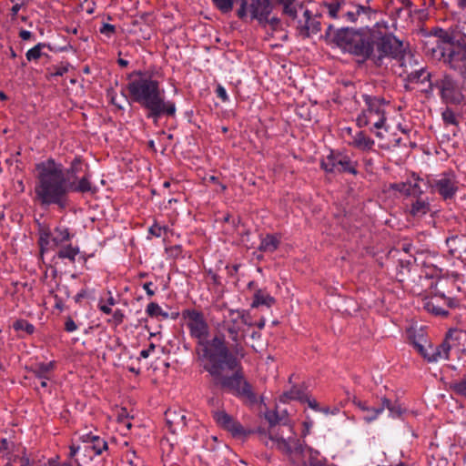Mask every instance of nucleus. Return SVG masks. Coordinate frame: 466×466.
<instances>
[{
	"label": "nucleus",
	"instance_id": "obj_9",
	"mask_svg": "<svg viewBox=\"0 0 466 466\" xmlns=\"http://www.w3.org/2000/svg\"><path fill=\"white\" fill-rule=\"evenodd\" d=\"M272 11L271 0H241L237 15L241 20L249 16L251 20L260 24L267 22V15H270Z\"/></svg>",
	"mask_w": 466,
	"mask_h": 466
},
{
	"label": "nucleus",
	"instance_id": "obj_45",
	"mask_svg": "<svg viewBox=\"0 0 466 466\" xmlns=\"http://www.w3.org/2000/svg\"><path fill=\"white\" fill-rule=\"evenodd\" d=\"M13 327L15 330H25L27 334H32L35 330V327L25 319L16 320Z\"/></svg>",
	"mask_w": 466,
	"mask_h": 466
},
{
	"label": "nucleus",
	"instance_id": "obj_26",
	"mask_svg": "<svg viewBox=\"0 0 466 466\" xmlns=\"http://www.w3.org/2000/svg\"><path fill=\"white\" fill-rule=\"evenodd\" d=\"M396 60L399 62L400 66L402 68L400 75L406 76V70H412L419 66L414 55H412L410 51H406L404 46L402 53Z\"/></svg>",
	"mask_w": 466,
	"mask_h": 466
},
{
	"label": "nucleus",
	"instance_id": "obj_13",
	"mask_svg": "<svg viewBox=\"0 0 466 466\" xmlns=\"http://www.w3.org/2000/svg\"><path fill=\"white\" fill-rule=\"evenodd\" d=\"M440 89L441 99L446 103L459 104L462 100V95L456 82L449 76H444L435 83Z\"/></svg>",
	"mask_w": 466,
	"mask_h": 466
},
{
	"label": "nucleus",
	"instance_id": "obj_28",
	"mask_svg": "<svg viewBox=\"0 0 466 466\" xmlns=\"http://www.w3.org/2000/svg\"><path fill=\"white\" fill-rule=\"evenodd\" d=\"M275 303V299L268 293L262 289H258L253 296L251 303L252 308H258L259 306L271 307Z\"/></svg>",
	"mask_w": 466,
	"mask_h": 466
},
{
	"label": "nucleus",
	"instance_id": "obj_27",
	"mask_svg": "<svg viewBox=\"0 0 466 466\" xmlns=\"http://www.w3.org/2000/svg\"><path fill=\"white\" fill-rule=\"evenodd\" d=\"M38 244L40 247V251L43 254L47 251L49 248H53L52 237L53 233L49 229V228L46 226H39L38 228Z\"/></svg>",
	"mask_w": 466,
	"mask_h": 466
},
{
	"label": "nucleus",
	"instance_id": "obj_38",
	"mask_svg": "<svg viewBox=\"0 0 466 466\" xmlns=\"http://www.w3.org/2000/svg\"><path fill=\"white\" fill-rule=\"evenodd\" d=\"M338 158H339V154L335 155L333 153H331L330 155H329L326 158H324L322 161H321V167L326 171V172H337L338 171V165H337V161H338Z\"/></svg>",
	"mask_w": 466,
	"mask_h": 466
},
{
	"label": "nucleus",
	"instance_id": "obj_54",
	"mask_svg": "<svg viewBox=\"0 0 466 466\" xmlns=\"http://www.w3.org/2000/svg\"><path fill=\"white\" fill-rule=\"evenodd\" d=\"M99 31L103 35H106L107 36H111L115 33L116 28H115V25H113L103 24V25L101 26Z\"/></svg>",
	"mask_w": 466,
	"mask_h": 466
},
{
	"label": "nucleus",
	"instance_id": "obj_48",
	"mask_svg": "<svg viewBox=\"0 0 466 466\" xmlns=\"http://www.w3.org/2000/svg\"><path fill=\"white\" fill-rule=\"evenodd\" d=\"M390 188L399 191L406 196H410V183L400 182V183H393L390 185Z\"/></svg>",
	"mask_w": 466,
	"mask_h": 466
},
{
	"label": "nucleus",
	"instance_id": "obj_56",
	"mask_svg": "<svg viewBox=\"0 0 466 466\" xmlns=\"http://www.w3.org/2000/svg\"><path fill=\"white\" fill-rule=\"evenodd\" d=\"M125 315L121 309H116L113 312V322L116 326L121 324L124 320Z\"/></svg>",
	"mask_w": 466,
	"mask_h": 466
},
{
	"label": "nucleus",
	"instance_id": "obj_2",
	"mask_svg": "<svg viewBox=\"0 0 466 466\" xmlns=\"http://www.w3.org/2000/svg\"><path fill=\"white\" fill-rule=\"evenodd\" d=\"M332 25L326 30V37L331 38L339 47L359 56L362 61L370 60L376 66L397 59L403 51V43L392 34L365 33L350 28H341L331 36Z\"/></svg>",
	"mask_w": 466,
	"mask_h": 466
},
{
	"label": "nucleus",
	"instance_id": "obj_32",
	"mask_svg": "<svg viewBox=\"0 0 466 466\" xmlns=\"http://www.w3.org/2000/svg\"><path fill=\"white\" fill-rule=\"evenodd\" d=\"M70 239L68 228L65 227H56L53 232V247H58Z\"/></svg>",
	"mask_w": 466,
	"mask_h": 466
},
{
	"label": "nucleus",
	"instance_id": "obj_57",
	"mask_svg": "<svg viewBox=\"0 0 466 466\" xmlns=\"http://www.w3.org/2000/svg\"><path fill=\"white\" fill-rule=\"evenodd\" d=\"M216 94L218 97H219L223 102H226L228 100V96L227 95L226 89L222 86H218L216 89Z\"/></svg>",
	"mask_w": 466,
	"mask_h": 466
},
{
	"label": "nucleus",
	"instance_id": "obj_34",
	"mask_svg": "<svg viewBox=\"0 0 466 466\" xmlns=\"http://www.w3.org/2000/svg\"><path fill=\"white\" fill-rule=\"evenodd\" d=\"M324 6L328 10V14L331 18H339L341 17L342 12L344 11V7H346V3L344 2H331V3H324Z\"/></svg>",
	"mask_w": 466,
	"mask_h": 466
},
{
	"label": "nucleus",
	"instance_id": "obj_63",
	"mask_svg": "<svg viewBox=\"0 0 466 466\" xmlns=\"http://www.w3.org/2000/svg\"><path fill=\"white\" fill-rule=\"evenodd\" d=\"M67 67L66 66H59V67H56L54 69V71L51 73V75L53 76H63L64 74H66L67 72Z\"/></svg>",
	"mask_w": 466,
	"mask_h": 466
},
{
	"label": "nucleus",
	"instance_id": "obj_10",
	"mask_svg": "<svg viewBox=\"0 0 466 466\" xmlns=\"http://www.w3.org/2000/svg\"><path fill=\"white\" fill-rule=\"evenodd\" d=\"M265 419L269 423L268 432H267L265 430L261 428H258L256 431V433L258 436V440L266 446H269L271 448L274 446L277 447L276 441L273 442L272 441L268 440L269 434L271 432L279 434V436L283 435L284 438H287V436L294 437L293 428L291 425L287 423L279 424L280 419L277 411L268 410L265 413Z\"/></svg>",
	"mask_w": 466,
	"mask_h": 466
},
{
	"label": "nucleus",
	"instance_id": "obj_31",
	"mask_svg": "<svg viewBox=\"0 0 466 466\" xmlns=\"http://www.w3.org/2000/svg\"><path fill=\"white\" fill-rule=\"evenodd\" d=\"M430 211V203L417 198L410 206V213L413 217H422Z\"/></svg>",
	"mask_w": 466,
	"mask_h": 466
},
{
	"label": "nucleus",
	"instance_id": "obj_50",
	"mask_svg": "<svg viewBox=\"0 0 466 466\" xmlns=\"http://www.w3.org/2000/svg\"><path fill=\"white\" fill-rule=\"evenodd\" d=\"M442 118H443V121L446 123V124H451V125H455L457 124L456 122V116L453 113L452 110L451 109H446L443 113H442Z\"/></svg>",
	"mask_w": 466,
	"mask_h": 466
},
{
	"label": "nucleus",
	"instance_id": "obj_33",
	"mask_svg": "<svg viewBox=\"0 0 466 466\" xmlns=\"http://www.w3.org/2000/svg\"><path fill=\"white\" fill-rule=\"evenodd\" d=\"M336 163L338 165L337 172H348L354 175L357 174L355 164L351 162L347 156L339 154V158Z\"/></svg>",
	"mask_w": 466,
	"mask_h": 466
},
{
	"label": "nucleus",
	"instance_id": "obj_40",
	"mask_svg": "<svg viewBox=\"0 0 466 466\" xmlns=\"http://www.w3.org/2000/svg\"><path fill=\"white\" fill-rule=\"evenodd\" d=\"M381 408H383V410L385 409L389 410L390 415L393 418L400 417L402 414L400 406L392 404L391 401L387 398H383L381 400Z\"/></svg>",
	"mask_w": 466,
	"mask_h": 466
},
{
	"label": "nucleus",
	"instance_id": "obj_7",
	"mask_svg": "<svg viewBox=\"0 0 466 466\" xmlns=\"http://www.w3.org/2000/svg\"><path fill=\"white\" fill-rule=\"evenodd\" d=\"M365 103V108L358 116L356 122L360 127L372 126L376 129H381L385 127L387 105L384 98L370 95H362Z\"/></svg>",
	"mask_w": 466,
	"mask_h": 466
},
{
	"label": "nucleus",
	"instance_id": "obj_36",
	"mask_svg": "<svg viewBox=\"0 0 466 466\" xmlns=\"http://www.w3.org/2000/svg\"><path fill=\"white\" fill-rule=\"evenodd\" d=\"M414 348L417 350V351L428 361V362H433V360H431L434 357V346L431 344H428L427 346H424L419 342L413 343Z\"/></svg>",
	"mask_w": 466,
	"mask_h": 466
},
{
	"label": "nucleus",
	"instance_id": "obj_44",
	"mask_svg": "<svg viewBox=\"0 0 466 466\" xmlns=\"http://www.w3.org/2000/svg\"><path fill=\"white\" fill-rule=\"evenodd\" d=\"M213 5L223 14H228L233 9V0H211Z\"/></svg>",
	"mask_w": 466,
	"mask_h": 466
},
{
	"label": "nucleus",
	"instance_id": "obj_64",
	"mask_svg": "<svg viewBox=\"0 0 466 466\" xmlns=\"http://www.w3.org/2000/svg\"><path fill=\"white\" fill-rule=\"evenodd\" d=\"M304 401H307V402H308V404H309V406L312 410H316V411H319V410H321V408L319 407V403H318V402H317V400H314V399H313V400H310V399H309V398L307 397V398H306V400H305Z\"/></svg>",
	"mask_w": 466,
	"mask_h": 466
},
{
	"label": "nucleus",
	"instance_id": "obj_29",
	"mask_svg": "<svg viewBox=\"0 0 466 466\" xmlns=\"http://www.w3.org/2000/svg\"><path fill=\"white\" fill-rule=\"evenodd\" d=\"M352 145L360 150H370L374 146V141L364 132L360 131L353 137Z\"/></svg>",
	"mask_w": 466,
	"mask_h": 466
},
{
	"label": "nucleus",
	"instance_id": "obj_39",
	"mask_svg": "<svg viewBox=\"0 0 466 466\" xmlns=\"http://www.w3.org/2000/svg\"><path fill=\"white\" fill-rule=\"evenodd\" d=\"M79 253V248L77 247H73L72 245H67L60 248L57 253L59 258H67L71 262L76 260V255Z\"/></svg>",
	"mask_w": 466,
	"mask_h": 466
},
{
	"label": "nucleus",
	"instance_id": "obj_23",
	"mask_svg": "<svg viewBox=\"0 0 466 466\" xmlns=\"http://www.w3.org/2000/svg\"><path fill=\"white\" fill-rule=\"evenodd\" d=\"M374 12L375 11L369 5L350 4V8H347V6L344 7L341 17L349 22L354 23L361 15L370 16V15Z\"/></svg>",
	"mask_w": 466,
	"mask_h": 466
},
{
	"label": "nucleus",
	"instance_id": "obj_37",
	"mask_svg": "<svg viewBox=\"0 0 466 466\" xmlns=\"http://www.w3.org/2000/svg\"><path fill=\"white\" fill-rule=\"evenodd\" d=\"M10 460H13L15 466H29V459L25 456V449L19 446L15 449V451L11 454Z\"/></svg>",
	"mask_w": 466,
	"mask_h": 466
},
{
	"label": "nucleus",
	"instance_id": "obj_15",
	"mask_svg": "<svg viewBox=\"0 0 466 466\" xmlns=\"http://www.w3.org/2000/svg\"><path fill=\"white\" fill-rule=\"evenodd\" d=\"M213 418L217 424L229 431L234 437H246L248 432L244 430L242 425L236 420L231 415L228 414L225 410H216L213 412ZM250 433V431H248Z\"/></svg>",
	"mask_w": 466,
	"mask_h": 466
},
{
	"label": "nucleus",
	"instance_id": "obj_52",
	"mask_svg": "<svg viewBox=\"0 0 466 466\" xmlns=\"http://www.w3.org/2000/svg\"><path fill=\"white\" fill-rule=\"evenodd\" d=\"M462 36H466V33H462V35H461L459 34V31L456 29H454V36H449L448 34L446 33V35H445V39L448 41V42H454V44H461V41L463 40V37Z\"/></svg>",
	"mask_w": 466,
	"mask_h": 466
},
{
	"label": "nucleus",
	"instance_id": "obj_58",
	"mask_svg": "<svg viewBox=\"0 0 466 466\" xmlns=\"http://www.w3.org/2000/svg\"><path fill=\"white\" fill-rule=\"evenodd\" d=\"M88 297V291L86 289H82L75 297L74 300L76 303H81L82 299Z\"/></svg>",
	"mask_w": 466,
	"mask_h": 466
},
{
	"label": "nucleus",
	"instance_id": "obj_14",
	"mask_svg": "<svg viewBox=\"0 0 466 466\" xmlns=\"http://www.w3.org/2000/svg\"><path fill=\"white\" fill-rule=\"evenodd\" d=\"M466 339V331L462 329L450 330L445 339L439 345L434 346L433 362L446 360L449 359L450 351L454 345V340Z\"/></svg>",
	"mask_w": 466,
	"mask_h": 466
},
{
	"label": "nucleus",
	"instance_id": "obj_20",
	"mask_svg": "<svg viewBox=\"0 0 466 466\" xmlns=\"http://www.w3.org/2000/svg\"><path fill=\"white\" fill-rule=\"evenodd\" d=\"M447 62L453 69L462 74L466 73V46L452 49L447 58Z\"/></svg>",
	"mask_w": 466,
	"mask_h": 466
},
{
	"label": "nucleus",
	"instance_id": "obj_62",
	"mask_svg": "<svg viewBox=\"0 0 466 466\" xmlns=\"http://www.w3.org/2000/svg\"><path fill=\"white\" fill-rule=\"evenodd\" d=\"M319 411L326 415H328V414L336 415L339 412V409L337 407H333L332 409L329 407H324V408H321V410H319Z\"/></svg>",
	"mask_w": 466,
	"mask_h": 466
},
{
	"label": "nucleus",
	"instance_id": "obj_59",
	"mask_svg": "<svg viewBox=\"0 0 466 466\" xmlns=\"http://www.w3.org/2000/svg\"><path fill=\"white\" fill-rule=\"evenodd\" d=\"M81 447L80 445H77L74 442L71 443L69 446V460L72 461V459L75 458V456L77 454V452L80 451Z\"/></svg>",
	"mask_w": 466,
	"mask_h": 466
},
{
	"label": "nucleus",
	"instance_id": "obj_51",
	"mask_svg": "<svg viewBox=\"0 0 466 466\" xmlns=\"http://www.w3.org/2000/svg\"><path fill=\"white\" fill-rule=\"evenodd\" d=\"M418 181H420L419 177L416 178V181L414 184L410 183V196L420 197L423 193V190L420 187Z\"/></svg>",
	"mask_w": 466,
	"mask_h": 466
},
{
	"label": "nucleus",
	"instance_id": "obj_11",
	"mask_svg": "<svg viewBox=\"0 0 466 466\" xmlns=\"http://www.w3.org/2000/svg\"><path fill=\"white\" fill-rule=\"evenodd\" d=\"M429 184L431 189L444 199L452 198L458 189L456 177L452 172L442 173L436 178L429 180Z\"/></svg>",
	"mask_w": 466,
	"mask_h": 466
},
{
	"label": "nucleus",
	"instance_id": "obj_6",
	"mask_svg": "<svg viewBox=\"0 0 466 466\" xmlns=\"http://www.w3.org/2000/svg\"><path fill=\"white\" fill-rule=\"evenodd\" d=\"M268 440L276 441L277 449L287 454L293 466H326L327 461L318 451L313 450L295 437L279 436L274 432Z\"/></svg>",
	"mask_w": 466,
	"mask_h": 466
},
{
	"label": "nucleus",
	"instance_id": "obj_41",
	"mask_svg": "<svg viewBox=\"0 0 466 466\" xmlns=\"http://www.w3.org/2000/svg\"><path fill=\"white\" fill-rule=\"evenodd\" d=\"M146 312L151 318H157L159 316L163 317L164 319L168 318V313L164 312L160 306L156 302H150L147 306Z\"/></svg>",
	"mask_w": 466,
	"mask_h": 466
},
{
	"label": "nucleus",
	"instance_id": "obj_18",
	"mask_svg": "<svg viewBox=\"0 0 466 466\" xmlns=\"http://www.w3.org/2000/svg\"><path fill=\"white\" fill-rule=\"evenodd\" d=\"M56 368L55 361L49 362H38L33 364L29 369V372L40 380V386L42 388L47 387V381L52 379L53 371Z\"/></svg>",
	"mask_w": 466,
	"mask_h": 466
},
{
	"label": "nucleus",
	"instance_id": "obj_17",
	"mask_svg": "<svg viewBox=\"0 0 466 466\" xmlns=\"http://www.w3.org/2000/svg\"><path fill=\"white\" fill-rule=\"evenodd\" d=\"M440 299H442L446 307L450 309H454L459 305L458 300L455 299L445 297L443 294L441 296L436 295L425 304L427 311L435 316L447 317L449 311L446 308L440 305Z\"/></svg>",
	"mask_w": 466,
	"mask_h": 466
},
{
	"label": "nucleus",
	"instance_id": "obj_55",
	"mask_svg": "<svg viewBox=\"0 0 466 466\" xmlns=\"http://www.w3.org/2000/svg\"><path fill=\"white\" fill-rule=\"evenodd\" d=\"M77 329V325L71 317H67L65 322V330L66 332H74Z\"/></svg>",
	"mask_w": 466,
	"mask_h": 466
},
{
	"label": "nucleus",
	"instance_id": "obj_22",
	"mask_svg": "<svg viewBox=\"0 0 466 466\" xmlns=\"http://www.w3.org/2000/svg\"><path fill=\"white\" fill-rule=\"evenodd\" d=\"M449 252L456 258H462L466 256V236H453L446 239Z\"/></svg>",
	"mask_w": 466,
	"mask_h": 466
},
{
	"label": "nucleus",
	"instance_id": "obj_47",
	"mask_svg": "<svg viewBox=\"0 0 466 466\" xmlns=\"http://www.w3.org/2000/svg\"><path fill=\"white\" fill-rule=\"evenodd\" d=\"M261 26L266 27L267 25H269L270 28L275 31L278 30L281 25V21L277 16L270 17V15H267V22L260 23Z\"/></svg>",
	"mask_w": 466,
	"mask_h": 466
},
{
	"label": "nucleus",
	"instance_id": "obj_21",
	"mask_svg": "<svg viewBox=\"0 0 466 466\" xmlns=\"http://www.w3.org/2000/svg\"><path fill=\"white\" fill-rule=\"evenodd\" d=\"M406 80L410 83H428V86L431 90L433 88V84L431 80V75L426 70L425 67L418 66L412 70H406Z\"/></svg>",
	"mask_w": 466,
	"mask_h": 466
},
{
	"label": "nucleus",
	"instance_id": "obj_35",
	"mask_svg": "<svg viewBox=\"0 0 466 466\" xmlns=\"http://www.w3.org/2000/svg\"><path fill=\"white\" fill-rule=\"evenodd\" d=\"M450 389L454 394L466 398V376L451 381Z\"/></svg>",
	"mask_w": 466,
	"mask_h": 466
},
{
	"label": "nucleus",
	"instance_id": "obj_3",
	"mask_svg": "<svg viewBox=\"0 0 466 466\" xmlns=\"http://www.w3.org/2000/svg\"><path fill=\"white\" fill-rule=\"evenodd\" d=\"M251 325L245 310L229 309L228 315L216 325V335L206 343V360L226 359V362L233 368L238 363L236 357H245L242 343L246 338V327Z\"/></svg>",
	"mask_w": 466,
	"mask_h": 466
},
{
	"label": "nucleus",
	"instance_id": "obj_24",
	"mask_svg": "<svg viewBox=\"0 0 466 466\" xmlns=\"http://www.w3.org/2000/svg\"><path fill=\"white\" fill-rule=\"evenodd\" d=\"M353 403L361 411L366 413L363 419L367 422L375 420L383 412V408H381V405L378 408L370 407L366 401H362L357 399L353 400Z\"/></svg>",
	"mask_w": 466,
	"mask_h": 466
},
{
	"label": "nucleus",
	"instance_id": "obj_25",
	"mask_svg": "<svg viewBox=\"0 0 466 466\" xmlns=\"http://www.w3.org/2000/svg\"><path fill=\"white\" fill-rule=\"evenodd\" d=\"M279 244L280 238L279 236L267 234L265 237H261L258 249L265 253H273L278 249Z\"/></svg>",
	"mask_w": 466,
	"mask_h": 466
},
{
	"label": "nucleus",
	"instance_id": "obj_12",
	"mask_svg": "<svg viewBox=\"0 0 466 466\" xmlns=\"http://www.w3.org/2000/svg\"><path fill=\"white\" fill-rule=\"evenodd\" d=\"M320 18V14L313 15L311 11L306 9L302 18L298 20L296 26L298 35L305 39L319 33L321 31Z\"/></svg>",
	"mask_w": 466,
	"mask_h": 466
},
{
	"label": "nucleus",
	"instance_id": "obj_46",
	"mask_svg": "<svg viewBox=\"0 0 466 466\" xmlns=\"http://www.w3.org/2000/svg\"><path fill=\"white\" fill-rule=\"evenodd\" d=\"M18 445H15L14 442L8 441L5 438L0 440V452L6 451L11 455L15 451V449Z\"/></svg>",
	"mask_w": 466,
	"mask_h": 466
},
{
	"label": "nucleus",
	"instance_id": "obj_53",
	"mask_svg": "<svg viewBox=\"0 0 466 466\" xmlns=\"http://www.w3.org/2000/svg\"><path fill=\"white\" fill-rule=\"evenodd\" d=\"M53 298L55 299V308L58 310L62 311L64 309V301L65 298L61 296L59 293H54Z\"/></svg>",
	"mask_w": 466,
	"mask_h": 466
},
{
	"label": "nucleus",
	"instance_id": "obj_49",
	"mask_svg": "<svg viewBox=\"0 0 466 466\" xmlns=\"http://www.w3.org/2000/svg\"><path fill=\"white\" fill-rule=\"evenodd\" d=\"M149 233L152 235V236H155L157 238H160L164 232L167 231V228L166 227H162L160 225H158L157 223H154L150 228H149Z\"/></svg>",
	"mask_w": 466,
	"mask_h": 466
},
{
	"label": "nucleus",
	"instance_id": "obj_16",
	"mask_svg": "<svg viewBox=\"0 0 466 466\" xmlns=\"http://www.w3.org/2000/svg\"><path fill=\"white\" fill-rule=\"evenodd\" d=\"M79 441L84 445L85 451H91L96 456L101 455L108 449L106 441L92 431L80 435Z\"/></svg>",
	"mask_w": 466,
	"mask_h": 466
},
{
	"label": "nucleus",
	"instance_id": "obj_1",
	"mask_svg": "<svg viewBox=\"0 0 466 466\" xmlns=\"http://www.w3.org/2000/svg\"><path fill=\"white\" fill-rule=\"evenodd\" d=\"M83 166L80 157H75L67 169L54 158L37 163L35 194L39 204L54 205L59 209H65L69 203L70 192L94 194L96 187L92 184V175L87 167L83 176L77 178L76 175L83 171Z\"/></svg>",
	"mask_w": 466,
	"mask_h": 466
},
{
	"label": "nucleus",
	"instance_id": "obj_4",
	"mask_svg": "<svg viewBox=\"0 0 466 466\" xmlns=\"http://www.w3.org/2000/svg\"><path fill=\"white\" fill-rule=\"evenodd\" d=\"M127 89L130 99L147 111V117L157 121L162 116H173L176 104L165 100L157 74L150 70H136L127 76Z\"/></svg>",
	"mask_w": 466,
	"mask_h": 466
},
{
	"label": "nucleus",
	"instance_id": "obj_43",
	"mask_svg": "<svg viewBox=\"0 0 466 466\" xmlns=\"http://www.w3.org/2000/svg\"><path fill=\"white\" fill-rule=\"evenodd\" d=\"M46 45L44 43H38L34 47L29 49L26 54L25 57L28 61H35L41 57L42 56V49L46 47Z\"/></svg>",
	"mask_w": 466,
	"mask_h": 466
},
{
	"label": "nucleus",
	"instance_id": "obj_60",
	"mask_svg": "<svg viewBox=\"0 0 466 466\" xmlns=\"http://www.w3.org/2000/svg\"><path fill=\"white\" fill-rule=\"evenodd\" d=\"M57 293L65 298V299L70 297V290L67 286H58L56 289Z\"/></svg>",
	"mask_w": 466,
	"mask_h": 466
},
{
	"label": "nucleus",
	"instance_id": "obj_42",
	"mask_svg": "<svg viewBox=\"0 0 466 466\" xmlns=\"http://www.w3.org/2000/svg\"><path fill=\"white\" fill-rule=\"evenodd\" d=\"M279 5L283 6V13L288 15L291 18L297 17V9L293 5L296 0H276Z\"/></svg>",
	"mask_w": 466,
	"mask_h": 466
},
{
	"label": "nucleus",
	"instance_id": "obj_19",
	"mask_svg": "<svg viewBox=\"0 0 466 466\" xmlns=\"http://www.w3.org/2000/svg\"><path fill=\"white\" fill-rule=\"evenodd\" d=\"M165 419L169 431L176 433L187 426V416L181 409H168L165 412Z\"/></svg>",
	"mask_w": 466,
	"mask_h": 466
},
{
	"label": "nucleus",
	"instance_id": "obj_8",
	"mask_svg": "<svg viewBox=\"0 0 466 466\" xmlns=\"http://www.w3.org/2000/svg\"><path fill=\"white\" fill-rule=\"evenodd\" d=\"M182 317L186 320V325L192 338L198 339L197 354L200 360H206L204 350L206 343L208 342V337L209 328L203 313L194 309H187L182 311Z\"/></svg>",
	"mask_w": 466,
	"mask_h": 466
},
{
	"label": "nucleus",
	"instance_id": "obj_30",
	"mask_svg": "<svg viewBox=\"0 0 466 466\" xmlns=\"http://www.w3.org/2000/svg\"><path fill=\"white\" fill-rule=\"evenodd\" d=\"M307 398L305 390L299 386H293L289 390L283 393L281 400L286 401L289 400H295L304 401Z\"/></svg>",
	"mask_w": 466,
	"mask_h": 466
},
{
	"label": "nucleus",
	"instance_id": "obj_61",
	"mask_svg": "<svg viewBox=\"0 0 466 466\" xmlns=\"http://www.w3.org/2000/svg\"><path fill=\"white\" fill-rule=\"evenodd\" d=\"M156 349L155 344L150 343L147 349H145L140 351V357L143 359L148 358V356L153 352Z\"/></svg>",
	"mask_w": 466,
	"mask_h": 466
},
{
	"label": "nucleus",
	"instance_id": "obj_5",
	"mask_svg": "<svg viewBox=\"0 0 466 466\" xmlns=\"http://www.w3.org/2000/svg\"><path fill=\"white\" fill-rule=\"evenodd\" d=\"M241 359L236 357L238 363L233 368L226 362V359L206 360L204 370L213 377L221 389L253 404L257 402V395L251 384L245 378L240 362Z\"/></svg>",
	"mask_w": 466,
	"mask_h": 466
}]
</instances>
